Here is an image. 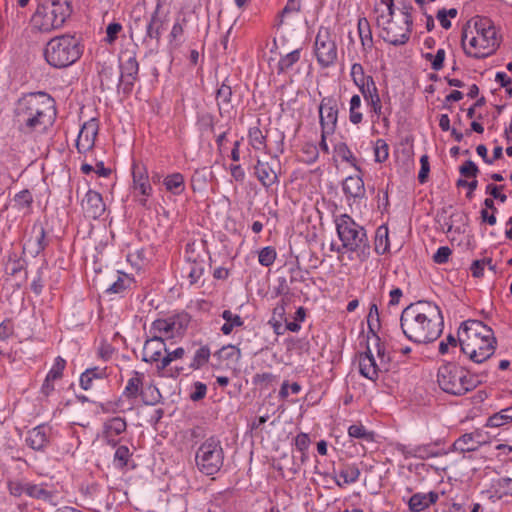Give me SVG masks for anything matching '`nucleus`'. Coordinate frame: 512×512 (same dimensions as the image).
<instances>
[{"instance_id":"obj_1","label":"nucleus","mask_w":512,"mask_h":512,"mask_svg":"<svg viewBox=\"0 0 512 512\" xmlns=\"http://www.w3.org/2000/svg\"><path fill=\"white\" fill-rule=\"evenodd\" d=\"M57 111L54 99L45 92L28 93L14 108V123L24 136L36 138L53 126Z\"/></svg>"},{"instance_id":"obj_2","label":"nucleus","mask_w":512,"mask_h":512,"mask_svg":"<svg viewBox=\"0 0 512 512\" xmlns=\"http://www.w3.org/2000/svg\"><path fill=\"white\" fill-rule=\"evenodd\" d=\"M400 326L408 340L416 344H427L438 339L444 322L441 310L436 304L418 301L402 311Z\"/></svg>"},{"instance_id":"obj_3","label":"nucleus","mask_w":512,"mask_h":512,"mask_svg":"<svg viewBox=\"0 0 512 512\" xmlns=\"http://www.w3.org/2000/svg\"><path fill=\"white\" fill-rule=\"evenodd\" d=\"M461 42L465 54L473 58L488 57L500 45L495 26L484 17H475L466 23Z\"/></svg>"},{"instance_id":"obj_4","label":"nucleus","mask_w":512,"mask_h":512,"mask_svg":"<svg viewBox=\"0 0 512 512\" xmlns=\"http://www.w3.org/2000/svg\"><path fill=\"white\" fill-rule=\"evenodd\" d=\"M337 235L342 245L337 247V253L348 250L356 253L360 261H366L370 256V245L364 227L354 221L348 214L335 217Z\"/></svg>"},{"instance_id":"obj_5","label":"nucleus","mask_w":512,"mask_h":512,"mask_svg":"<svg viewBox=\"0 0 512 512\" xmlns=\"http://www.w3.org/2000/svg\"><path fill=\"white\" fill-rule=\"evenodd\" d=\"M82 54L79 40L70 34L52 38L46 44L44 57L55 68H65L75 63Z\"/></svg>"},{"instance_id":"obj_6","label":"nucleus","mask_w":512,"mask_h":512,"mask_svg":"<svg viewBox=\"0 0 512 512\" xmlns=\"http://www.w3.org/2000/svg\"><path fill=\"white\" fill-rule=\"evenodd\" d=\"M437 382L439 387L452 395H464L477 386V379L464 368L447 363L438 369Z\"/></svg>"},{"instance_id":"obj_7","label":"nucleus","mask_w":512,"mask_h":512,"mask_svg":"<svg viewBox=\"0 0 512 512\" xmlns=\"http://www.w3.org/2000/svg\"><path fill=\"white\" fill-rule=\"evenodd\" d=\"M67 1L52 0L38 6L32 16V26L41 32H50L63 26L70 15Z\"/></svg>"},{"instance_id":"obj_8","label":"nucleus","mask_w":512,"mask_h":512,"mask_svg":"<svg viewBox=\"0 0 512 512\" xmlns=\"http://www.w3.org/2000/svg\"><path fill=\"white\" fill-rule=\"evenodd\" d=\"M390 362L389 354L386 353L380 339L376 337L375 353L370 346H367L366 351L359 355V372L363 377L376 381L382 373L390 370Z\"/></svg>"},{"instance_id":"obj_9","label":"nucleus","mask_w":512,"mask_h":512,"mask_svg":"<svg viewBox=\"0 0 512 512\" xmlns=\"http://www.w3.org/2000/svg\"><path fill=\"white\" fill-rule=\"evenodd\" d=\"M195 461L198 469L207 476L219 472L224 463V451L221 441L215 436L206 439L198 447Z\"/></svg>"},{"instance_id":"obj_10","label":"nucleus","mask_w":512,"mask_h":512,"mask_svg":"<svg viewBox=\"0 0 512 512\" xmlns=\"http://www.w3.org/2000/svg\"><path fill=\"white\" fill-rule=\"evenodd\" d=\"M313 52L321 68H329L336 64L338 60L337 36L329 27H319Z\"/></svg>"},{"instance_id":"obj_11","label":"nucleus","mask_w":512,"mask_h":512,"mask_svg":"<svg viewBox=\"0 0 512 512\" xmlns=\"http://www.w3.org/2000/svg\"><path fill=\"white\" fill-rule=\"evenodd\" d=\"M412 6L403 4L401 8V20L396 22L393 19L388 24L379 25L381 37L385 42L394 46L405 44L410 37L412 29Z\"/></svg>"},{"instance_id":"obj_12","label":"nucleus","mask_w":512,"mask_h":512,"mask_svg":"<svg viewBox=\"0 0 512 512\" xmlns=\"http://www.w3.org/2000/svg\"><path fill=\"white\" fill-rule=\"evenodd\" d=\"M145 374L139 371H132L131 377L122 392V396L130 401H135L141 396L142 401L147 405L158 402L160 393L155 386H148L144 391Z\"/></svg>"},{"instance_id":"obj_13","label":"nucleus","mask_w":512,"mask_h":512,"mask_svg":"<svg viewBox=\"0 0 512 512\" xmlns=\"http://www.w3.org/2000/svg\"><path fill=\"white\" fill-rule=\"evenodd\" d=\"M188 324L189 319L187 315H173L153 321L150 332L162 340L172 339L181 336Z\"/></svg>"},{"instance_id":"obj_14","label":"nucleus","mask_w":512,"mask_h":512,"mask_svg":"<svg viewBox=\"0 0 512 512\" xmlns=\"http://www.w3.org/2000/svg\"><path fill=\"white\" fill-rule=\"evenodd\" d=\"M461 351L475 363H483L489 359L496 349V338L494 335L490 338L486 337L483 340L460 344Z\"/></svg>"},{"instance_id":"obj_15","label":"nucleus","mask_w":512,"mask_h":512,"mask_svg":"<svg viewBox=\"0 0 512 512\" xmlns=\"http://www.w3.org/2000/svg\"><path fill=\"white\" fill-rule=\"evenodd\" d=\"M492 335H494L493 330L479 320H467L458 330L459 344L480 341Z\"/></svg>"},{"instance_id":"obj_16","label":"nucleus","mask_w":512,"mask_h":512,"mask_svg":"<svg viewBox=\"0 0 512 512\" xmlns=\"http://www.w3.org/2000/svg\"><path fill=\"white\" fill-rule=\"evenodd\" d=\"M319 119L324 134H333L337 127L338 105L333 97H324L319 105Z\"/></svg>"},{"instance_id":"obj_17","label":"nucleus","mask_w":512,"mask_h":512,"mask_svg":"<svg viewBox=\"0 0 512 512\" xmlns=\"http://www.w3.org/2000/svg\"><path fill=\"white\" fill-rule=\"evenodd\" d=\"M119 84L125 93H130L138 80L139 64L135 55L125 54L120 62Z\"/></svg>"},{"instance_id":"obj_18","label":"nucleus","mask_w":512,"mask_h":512,"mask_svg":"<svg viewBox=\"0 0 512 512\" xmlns=\"http://www.w3.org/2000/svg\"><path fill=\"white\" fill-rule=\"evenodd\" d=\"M132 177L133 190L140 196L139 203L141 206L147 207L148 199L153 193L147 169L144 166L133 165Z\"/></svg>"},{"instance_id":"obj_19","label":"nucleus","mask_w":512,"mask_h":512,"mask_svg":"<svg viewBox=\"0 0 512 512\" xmlns=\"http://www.w3.org/2000/svg\"><path fill=\"white\" fill-rule=\"evenodd\" d=\"M98 131L99 124L96 118H91L82 125L76 140L78 152L86 153L94 147Z\"/></svg>"},{"instance_id":"obj_20","label":"nucleus","mask_w":512,"mask_h":512,"mask_svg":"<svg viewBox=\"0 0 512 512\" xmlns=\"http://www.w3.org/2000/svg\"><path fill=\"white\" fill-rule=\"evenodd\" d=\"M81 208L85 217L91 219L100 218L106 211L102 195L92 189H89L82 198Z\"/></svg>"},{"instance_id":"obj_21","label":"nucleus","mask_w":512,"mask_h":512,"mask_svg":"<svg viewBox=\"0 0 512 512\" xmlns=\"http://www.w3.org/2000/svg\"><path fill=\"white\" fill-rule=\"evenodd\" d=\"M166 352L164 340L152 334V337L145 341L142 351V360L146 363H155L159 371V364Z\"/></svg>"},{"instance_id":"obj_22","label":"nucleus","mask_w":512,"mask_h":512,"mask_svg":"<svg viewBox=\"0 0 512 512\" xmlns=\"http://www.w3.org/2000/svg\"><path fill=\"white\" fill-rule=\"evenodd\" d=\"M126 421L121 417H113L104 423L103 438L112 447L121 441V435L126 432Z\"/></svg>"},{"instance_id":"obj_23","label":"nucleus","mask_w":512,"mask_h":512,"mask_svg":"<svg viewBox=\"0 0 512 512\" xmlns=\"http://www.w3.org/2000/svg\"><path fill=\"white\" fill-rule=\"evenodd\" d=\"M51 428L41 424L31 429L25 439L26 444L35 451H44L50 442Z\"/></svg>"},{"instance_id":"obj_24","label":"nucleus","mask_w":512,"mask_h":512,"mask_svg":"<svg viewBox=\"0 0 512 512\" xmlns=\"http://www.w3.org/2000/svg\"><path fill=\"white\" fill-rule=\"evenodd\" d=\"M360 474V469L356 464H345L338 473L333 470L330 477L335 481L338 487H344L345 485L357 482Z\"/></svg>"},{"instance_id":"obj_25","label":"nucleus","mask_w":512,"mask_h":512,"mask_svg":"<svg viewBox=\"0 0 512 512\" xmlns=\"http://www.w3.org/2000/svg\"><path fill=\"white\" fill-rule=\"evenodd\" d=\"M135 284V279L132 275L117 271L116 278L111 285H109L105 293L108 295H124L129 291Z\"/></svg>"},{"instance_id":"obj_26","label":"nucleus","mask_w":512,"mask_h":512,"mask_svg":"<svg viewBox=\"0 0 512 512\" xmlns=\"http://www.w3.org/2000/svg\"><path fill=\"white\" fill-rule=\"evenodd\" d=\"M343 192L348 199H362L365 197L366 190L361 176H348L343 181Z\"/></svg>"},{"instance_id":"obj_27","label":"nucleus","mask_w":512,"mask_h":512,"mask_svg":"<svg viewBox=\"0 0 512 512\" xmlns=\"http://www.w3.org/2000/svg\"><path fill=\"white\" fill-rule=\"evenodd\" d=\"M360 93L370 107L371 112L379 117L382 114V103L375 81L371 80L370 84L366 85V88L360 90Z\"/></svg>"},{"instance_id":"obj_28","label":"nucleus","mask_w":512,"mask_h":512,"mask_svg":"<svg viewBox=\"0 0 512 512\" xmlns=\"http://www.w3.org/2000/svg\"><path fill=\"white\" fill-rule=\"evenodd\" d=\"M439 499L437 492L430 491L428 493H415L409 501L408 506L412 512H421L427 509L430 505L435 504Z\"/></svg>"},{"instance_id":"obj_29","label":"nucleus","mask_w":512,"mask_h":512,"mask_svg":"<svg viewBox=\"0 0 512 512\" xmlns=\"http://www.w3.org/2000/svg\"><path fill=\"white\" fill-rule=\"evenodd\" d=\"M374 14L377 26L388 24L394 15V0H376Z\"/></svg>"},{"instance_id":"obj_30","label":"nucleus","mask_w":512,"mask_h":512,"mask_svg":"<svg viewBox=\"0 0 512 512\" xmlns=\"http://www.w3.org/2000/svg\"><path fill=\"white\" fill-rule=\"evenodd\" d=\"M358 34L361 42L364 58L372 51L374 43L370 24L366 18H360L357 24Z\"/></svg>"},{"instance_id":"obj_31","label":"nucleus","mask_w":512,"mask_h":512,"mask_svg":"<svg viewBox=\"0 0 512 512\" xmlns=\"http://www.w3.org/2000/svg\"><path fill=\"white\" fill-rule=\"evenodd\" d=\"M108 377L107 367L87 368L79 379L80 387L84 390H90L96 380H103Z\"/></svg>"},{"instance_id":"obj_32","label":"nucleus","mask_w":512,"mask_h":512,"mask_svg":"<svg viewBox=\"0 0 512 512\" xmlns=\"http://www.w3.org/2000/svg\"><path fill=\"white\" fill-rule=\"evenodd\" d=\"M255 175L265 187H271L278 180L277 174L268 162L258 160L255 165Z\"/></svg>"},{"instance_id":"obj_33","label":"nucleus","mask_w":512,"mask_h":512,"mask_svg":"<svg viewBox=\"0 0 512 512\" xmlns=\"http://www.w3.org/2000/svg\"><path fill=\"white\" fill-rule=\"evenodd\" d=\"M479 437L480 434L478 432L466 433L453 443V450L459 452L476 451L481 445V441L478 439Z\"/></svg>"},{"instance_id":"obj_34","label":"nucleus","mask_w":512,"mask_h":512,"mask_svg":"<svg viewBox=\"0 0 512 512\" xmlns=\"http://www.w3.org/2000/svg\"><path fill=\"white\" fill-rule=\"evenodd\" d=\"M159 9L160 5H157L155 11L150 17L149 22L146 25V35L144 37L145 43L152 39H155L157 42L160 40L163 30V21L159 17Z\"/></svg>"},{"instance_id":"obj_35","label":"nucleus","mask_w":512,"mask_h":512,"mask_svg":"<svg viewBox=\"0 0 512 512\" xmlns=\"http://www.w3.org/2000/svg\"><path fill=\"white\" fill-rule=\"evenodd\" d=\"M350 60L353 62L350 69V76L354 85L360 90L366 88V85L371 80H374L372 76L366 75L364 68L361 63L355 61V57L349 55Z\"/></svg>"},{"instance_id":"obj_36","label":"nucleus","mask_w":512,"mask_h":512,"mask_svg":"<svg viewBox=\"0 0 512 512\" xmlns=\"http://www.w3.org/2000/svg\"><path fill=\"white\" fill-rule=\"evenodd\" d=\"M163 185L165 187V190L174 196H179L183 194L186 189L185 178L179 172H175L165 176L163 179Z\"/></svg>"},{"instance_id":"obj_37","label":"nucleus","mask_w":512,"mask_h":512,"mask_svg":"<svg viewBox=\"0 0 512 512\" xmlns=\"http://www.w3.org/2000/svg\"><path fill=\"white\" fill-rule=\"evenodd\" d=\"M374 250L378 255H384L390 250L389 230L386 225H381L376 229Z\"/></svg>"},{"instance_id":"obj_38","label":"nucleus","mask_w":512,"mask_h":512,"mask_svg":"<svg viewBox=\"0 0 512 512\" xmlns=\"http://www.w3.org/2000/svg\"><path fill=\"white\" fill-rule=\"evenodd\" d=\"M33 203L32 193L28 189L21 190L16 193L13 198V207L18 211L23 212L24 215L31 213Z\"/></svg>"},{"instance_id":"obj_39","label":"nucleus","mask_w":512,"mask_h":512,"mask_svg":"<svg viewBox=\"0 0 512 512\" xmlns=\"http://www.w3.org/2000/svg\"><path fill=\"white\" fill-rule=\"evenodd\" d=\"M221 317L225 321L220 329L224 335H230L235 328L241 327L244 324L240 315L235 314L228 309L222 312Z\"/></svg>"},{"instance_id":"obj_40","label":"nucleus","mask_w":512,"mask_h":512,"mask_svg":"<svg viewBox=\"0 0 512 512\" xmlns=\"http://www.w3.org/2000/svg\"><path fill=\"white\" fill-rule=\"evenodd\" d=\"M407 456L419 458V459H428L431 457H437L439 452L435 445L432 444H421L409 447L406 451Z\"/></svg>"},{"instance_id":"obj_41","label":"nucleus","mask_w":512,"mask_h":512,"mask_svg":"<svg viewBox=\"0 0 512 512\" xmlns=\"http://www.w3.org/2000/svg\"><path fill=\"white\" fill-rule=\"evenodd\" d=\"M248 141L254 150L266 151V135L263 134L258 126L249 128L248 130Z\"/></svg>"},{"instance_id":"obj_42","label":"nucleus","mask_w":512,"mask_h":512,"mask_svg":"<svg viewBox=\"0 0 512 512\" xmlns=\"http://www.w3.org/2000/svg\"><path fill=\"white\" fill-rule=\"evenodd\" d=\"M361 108V97L358 94H354L349 101V121L353 125H359L363 121V113L361 111Z\"/></svg>"},{"instance_id":"obj_43","label":"nucleus","mask_w":512,"mask_h":512,"mask_svg":"<svg viewBox=\"0 0 512 512\" xmlns=\"http://www.w3.org/2000/svg\"><path fill=\"white\" fill-rule=\"evenodd\" d=\"M512 421V407H507L493 414L487 420L488 427H501Z\"/></svg>"},{"instance_id":"obj_44","label":"nucleus","mask_w":512,"mask_h":512,"mask_svg":"<svg viewBox=\"0 0 512 512\" xmlns=\"http://www.w3.org/2000/svg\"><path fill=\"white\" fill-rule=\"evenodd\" d=\"M132 453L129 448L125 445H120L116 448L113 457V465L117 469L123 470L128 466V463L131 459Z\"/></svg>"},{"instance_id":"obj_45","label":"nucleus","mask_w":512,"mask_h":512,"mask_svg":"<svg viewBox=\"0 0 512 512\" xmlns=\"http://www.w3.org/2000/svg\"><path fill=\"white\" fill-rule=\"evenodd\" d=\"M211 352L208 346H201L196 350L192 362L190 363V368L197 370L203 367L210 358Z\"/></svg>"},{"instance_id":"obj_46","label":"nucleus","mask_w":512,"mask_h":512,"mask_svg":"<svg viewBox=\"0 0 512 512\" xmlns=\"http://www.w3.org/2000/svg\"><path fill=\"white\" fill-rule=\"evenodd\" d=\"M26 494L32 498L48 500L52 499V492L42 484L27 483Z\"/></svg>"},{"instance_id":"obj_47","label":"nucleus","mask_w":512,"mask_h":512,"mask_svg":"<svg viewBox=\"0 0 512 512\" xmlns=\"http://www.w3.org/2000/svg\"><path fill=\"white\" fill-rule=\"evenodd\" d=\"M348 435L352 438L362 439L367 442L374 441V433L368 431L362 424L349 426Z\"/></svg>"},{"instance_id":"obj_48","label":"nucleus","mask_w":512,"mask_h":512,"mask_svg":"<svg viewBox=\"0 0 512 512\" xmlns=\"http://www.w3.org/2000/svg\"><path fill=\"white\" fill-rule=\"evenodd\" d=\"M300 57L301 49H295L292 52L281 57L278 62L279 72H284L290 69L295 63H297L300 60Z\"/></svg>"},{"instance_id":"obj_49","label":"nucleus","mask_w":512,"mask_h":512,"mask_svg":"<svg viewBox=\"0 0 512 512\" xmlns=\"http://www.w3.org/2000/svg\"><path fill=\"white\" fill-rule=\"evenodd\" d=\"M184 355L185 349L183 347H178L171 352L166 349L162 361L159 364V371L166 369L173 361L182 359Z\"/></svg>"},{"instance_id":"obj_50","label":"nucleus","mask_w":512,"mask_h":512,"mask_svg":"<svg viewBox=\"0 0 512 512\" xmlns=\"http://www.w3.org/2000/svg\"><path fill=\"white\" fill-rule=\"evenodd\" d=\"M311 444L310 437L307 433H299L294 439L296 449L301 453V460L305 461L308 458L307 451Z\"/></svg>"},{"instance_id":"obj_51","label":"nucleus","mask_w":512,"mask_h":512,"mask_svg":"<svg viewBox=\"0 0 512 512\" xmlns=\"http://www.w3.org/2000/svg\"><path fill=\"white\" fill-rule=\"evenodd\" d=\"M276 256V250L271 246H267L259 251L258 261L262 266L269 267L275 262Z\"/></svg>"},{"instance_id":"obj_52","label":"nucleus","mask_w":512,"mask_h":512,"mask_svg":"<svg viewBox=\"0 0 512 512\" xmlns=\"http://www.w3.org/2000/svg\"><path fill=\"white\" fill-rule=\"evenodd\" d=\"M65 366H66V361L62 357L58 356L55 359L51 369L48 371L46 378L53 380V381L60 379L63 375Z\"/></svg>"},{"instance_id":"obj_53","label":"nucleus","mask_w":512,"mask_h":512,"mask_svg":"<svg viewBox=\"0 0 512 512\" xmlns=\"http://www.w3.org/2000/svg\"><path fill=\"white\" fill-rule=\"evenodd\" d=\"M232 97V89L229 85H226L223 83L220 88L217 90L216 99L218 102V105L220 106V109L223 106H227L231 102Z\"/></svg>"},{"instance_id":"obj_54","label":"nucleus","mask_w":512,"mask_h":512,"mask_svg":"<svg viewBox=\"0 0 512 512\" xmlns=\"http://www.w3.org/2000/svg\"><path fill=\"white\" fill-rule=\"evenodd\" d=\"M374 155L376 162H384L389 156V148L387 143L383 139H378L374 145Z\"/></svg>"},{"instance_id":"obj_55","label":"nucleus","mask_w":512,"mask_h":512,"mask_svg":"<svg viewBox=\"0 0 512 512\" xmlns=\"http://www.w3.org/2000/svg\"><path fill=\"white\" fill-rule=\"evenodd\" d=\"M220 357L226 360H230L232 362H238L241 358V351L238 347L234 345L224 346L219 351Z\"/></svg>"},{"instance_id":"obj_56","label":"nucleus","mask_w":512,"mask_h":512,"mask_svg":"<svg viewBox=\"0 0 512 512\" xmlns=\"http://www.w3.org/2000/svg\"><path fill=\"white\" fill-rule=\"evenodd\" d=\"M457 13V9L455 8H451L449 10L441 9L437 12L436 18L444 29H449L451 27L449 18H455Z\"/></svg>"},{"instance_id":"obj_57","label":"nucleus","mask_w":512,"mask_h":512,"mask_svg":"<svg viewBox=\"0 0 512 512\" xmlns=\"http://www.w3.org/2000/svg\"><path fill=\"white\" fill-rule=\"evenodd\" d=\"M486 265H488L491 270L494 269L491 259L475 260L470 267L472 275L476 278L482 277Z\"/></svg>"},{"instance_id":"obj_58","label":"nucleus","mask_w":512,"mask_h":512,"mask_svg":"<svg viewBox=\"0 0 512 512\" xmlns=\"http://www.w3.org/2000/svg\"><path fill=\"white\" fill-rule=\"evenodd\" d=\"M335 153L336 155L341 158L343 161L348 162L355 166V157L351 150L348 148V146L345 143H339L335 146Z\"/></svg>"},{"instance_id":"obj_59","label":"nucleus","mask_w":512,"mask_h":512,"mask_svg":"<svg viewBox=\"0 0 512 512\" xmlns=\"http://www.w3.org/2000/svg\"><path fill=\"white\" fill-rule=\"evenodd\" d=\"M33 231L36 232V236H35V244H36V248H35V252L36 253H39L41 251H43L47 245L46 241H45V237H46V232H45V229L43 228V226L39 225H34L33 227Z\"/></svg>"},{"instance_id":"obj_60","label":"nucleus","mask_w":512,"mask_h":512,"mask_svg":"<svg viewBox=\"0 0 512 512\" xmlns=\"http://www.w3.org/2000/svg\"><path fill=\"white\" fill-rule=\"evenodd\" d=\"M445 55H446L445 50L440 48L437 50V52L434 56L430 53L426 54V58L431 60L432 69L435 71H439L443 67Z\"/></svg>"},{"instance_id":"obj_61","label":"nucleus","mask_w":512,"mask_h":512,"mask_svg":"<svg viewBox=\"0 0 512 512\" xmlns=\"http://www.w3.org/2000/svg\"><path fill=\"white\" fill-rule=\"evenodd\" d=\"M459 172L462 176L466 178H475L479 173V169L473 161L467 160L460 166Z\"/></svg>"},{"instance_id":"obj_62","label":"nucleus","mask_w":512,"mask_h":512,"mask_svg":"<svg viewBox=\"0 0 512 512\" xmlns=\"http://www.w3.org/2000/svg\"><path fill=\"white\" fill-rule=\"evenodd\" d=\"M301 391V386L297 382L289 384L287 381H284L281 385L279 396L283 399L287 398L290 394H298Z\"/></svg>"},{"instance_id":"obj_63","label":"nucleus","mask_w":512,"mask_h":512,"mask_svg":"<svg viewBox=\"0 0 512 512\" xmlns=\"http://www.w3.org/2000/svg\"><path fill=\"white\" fill-rule=\"evenodd\" d=\"M459 343L458 338L456 339L453 335H448L444 340L439 343V353L445 355L449 353L450 348H456Z\"/></svg>"},{"instance_id":"obj_64","label":"nucleus","mask_w":512,"mask_h":512,"mask_svg":"<svg viewBox=\"0 0 512 512\" xmlns=\"http://www.w3.org/2000/svg\"><path fill=\"white\" fill-rule=\"evenodd\" d=\"M452 254V250L448 246H441L437 249L433 255V260L437 264H444L448 262L449 257Z\"/></svg>"}]
</instances>
